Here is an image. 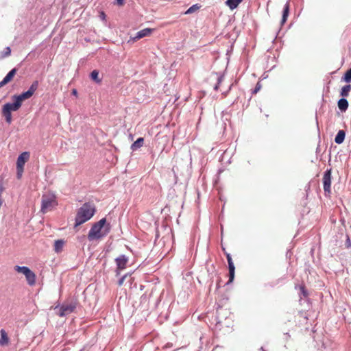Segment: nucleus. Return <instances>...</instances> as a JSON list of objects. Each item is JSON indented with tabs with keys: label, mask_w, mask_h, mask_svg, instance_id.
Returning a JSON list of instances; mask_svg holds the SVG:
<instances>
[{
	"label": "nucleus",
	"mask_w": 351,
	"mask_h": 351,
	"mask_svg": "<svg viewBox=\"0 0 351 351\" xmlns=\"http://www.w3.org/2000/svg\"><path fill=\"white\" fill-rule=\"evenodd\" d=\"M111 230V225L107 223L106 217L101 218L94 223L88 234V239L90 241L99 240L106 237Z\"/></svg>",
	"instance_id": "obj_1"
},
{
	"label": "nucleus",
	"mask_w": 351,
	"mask_h": 351,
	"mask_svg": "<svg viewBox=\"0 0 351 351\" xmlns=\"http://www.w3.org/2000/svg\"><path fill=\"white\" fill-rule=\"evenodd\" d=\"M96 208L95 205L90 202H85L78 208L75 217L74 228H77L80 225L90 220L95 214Z\"/></svg>",
	"instance_id": "obj_2"
},
{
	"label": "nucleus",
	"mask_w": 351,
	"mask_h": 351,
	"mask_svg": "<svg viewBox=\"0 0 351 351\" xmlns=\"http://www.w3.org/2000/svg\"><path fill=\"white\" fill-rule=\"evenodd\" d=\"M38 81L35 80L32 83L27 90L23 91L19 95H14L12 97V99H17L18 101L22 104L24 100L29 99L33 96L35 91L38 89Z\"/></svg>",
	"instance_id": "obj_3"
},
{
	"label": "nucleus",
	"mask_w": 351,
	"mask_h": 351,
	"mask_svg": "<svg viewBox=\"0 0 351 351\" xmlns=\"http://www.w3.org/2000/svg\"><path fill=\"white\" fill-rule=\"evenodd\" d=\"M332 169H327L323 175L322 182L325 195L329 197L331 193Z\"/></svg>",
	"instance_id": "obj_4"
},
{
	"label": "nucleus",
	"mask_w": 351,
	"mask_h": 351,
	"mask_svg": "<svg viewBox=\"0 0 351 351\" xmlns=\"http://www.w3.org/2000/svg\"><path fill=\"white\" fill-rule=\"evenodd\" d=\"M117 269L115 270L116 276L120 275V271L126 268L128 263V257L125 254H121L114 259Z\"/></svg>",
	"instance_id": "obj_5"
},
{
	"label": "nucleus",
	"mask_w": 351,
	"mask_h": 351,
	"mask_svg": "<svg viewBox=\"0 0 351 351\" xmlns=\"http://www.w3.org/2000/svg\"><path fill=\"white\" fill-rule=\"evenodd\" d=\"M77 306V300L71 302L69 304H62L60 306V312L58 315L60 317H65L66 315L74 311Z\"/></svg>",
	"instance_id": "obj_6"
},
{
	"label": "nucleus",
	"mask_w": 351,
	"mask_h": 351,
	"mask_svg": "<svg viewBox=\"0 0 351 351\" xmlns=\"http://www.w3.org/2000/svg\"><path fill=\"white\" fill-rule=\"evenodd\" d=\"M226 256L228 261V270H229V279L228 281L226 282V285L231 284L234 279V275H235V266L234 265L232 256L230 254L226 253Z\"/></svg>",
	"instance_id": "obj_7"
},
{
	"label": "nucleus",
	"mask_w": 351,
	"mask_h": 351,
	"mask_svg": "<svg viewBox=\"0 0 351 351\" xmlns=\"http://www.w3.org/2000/svg\"><path fill=\"white\" fill-rule=\"evenodd\" d=\"M12 102H8L3 105L2 109L12 112L17 111L22 106V104L18 101L17 99H12Z\"/></svg>",
	"instance_id": "obj_8"
},
{
	"label": "nucleus",
	"mask_w": 351,
	"mask_h": 351,
	"mask_svg": "<svg viewBox=\"0 0 351 351\" xmlns=\"http://www.w3.org/2000/svg\"><path fill=\"white\" fill-rule=\"evenodd\" d=\"M230 312L227 309H223L219 307L217 309L215 319L217 320L216 325H220L223 319H226Z\"/></svg>",
	"instance_id": "obj_9"
},
{
	"label": "nucleus",
	"mask_w": 351,
	"mask_h": 351,
	"mask_svg": "<svg viewBox=\"0 0 351 351\" xmlns=\"http://www.w3.org/2000/svg\"><path fill=\"white\" fill-rule=\"evenodd\" d=\"M54 197H48L43 195L41 202V211L45 213L47 210L51 206L52 203L55 201Z\"/></svg>",
	"instance_id": "obj_10"
},
{
	"label": "nucleus",
	"mask_w": 351,
	"mask_h": 351,
	"mask_svg": "<svg viewBox=\"0 0 351 351\" xmlns=\"http://www.w3.org/2000/svg\"><path fill=\"white\" fill-rule=\"evenodd\" d=\"M29 158L28 152H23L19 155L16 160V168L24 169V165Z\"/></svg>",
	"instance_id": "obj_11"
},
{
	"label": "nucleus",
	"mask_w": 351,
	"mask_h": 351,
	"mask_svg": "<svg viewBox=\"0 0 351 351\" xmlns=\"http://www.w3.org/2000/svg\"><path fill=\"white\" fill-rule=\"evenodd\" d=\"M153 31L154 29L152 28L143 29L136 34V36L133 38V40H136L147 36L150 35Z\"/></svg>",
	"instance_id": "obj_12"
},
{
	"label": "nucleus",
	"mask_w": 351,
	"mask_h": 351,
	"mask_svg": "<svg viewBox=\"0 0 351 351\" xmlns=\"http://www.w3.org/2000/svg\"><path fill=\"white\" fill-rule=\"evenodd\" d=\"M289 12H290V4H289V1H287L283 8L282 19H281V21H280L281 25H283L286 23L287 18L289 15Z\"/></svg>",
	"instance_id": "obj_13"
},
{
	"label": "nucleus",
	"mask_w": 351,
	"mask_h": 351,
	"mask_svg": "<svg viewBox=\"0 0 351 351\" xmlns=\"http://www.w3.org/2000/svg\"><path fill=\"white\" fill-rule=\"evenodd\" d=\"M337 106L341 112H344L348 108V106H349L348 101L345 97H342L338 100Z\"/></svg>",
	"instance_id": "obj_14"
},
{
	"label": "nucleus",
	"mask_w": 351,
	"mask_h": 351,
	"mask_svg": "<svg viewBox=\"0 0 351 351\" xmlns=\"http://www.w3.org/2000/svg\"><path fill=\"white\" fill-rule=\"evenodd\" d=\"M89 77L90 79L97 84H100L102 82V78L99 77V71L97 69L92 71Z\"/></svg>",
	"instance_id": "obj_15"
},
{
	"label": "nucleus",
	"mask_w": 351,
	"mask_h": 351,
	"mask_svg": "<svg viewBox=\"0 0 351 351\" xmlns=\"http://www.w3.org/2000/svg\"><path fill=\"white\" fill-rule=\"evenodd\" d=\"M346 138V132L343 130H339L335 137V143L340 145L343 143Z\"/></svg>",
	"instance_id": "obj_16"
},
{
	"label": "nucleus",
	"mask_w": 351,
	"mask_h": 351,
	"mask_svg": "<svg viewBox=\"0 0 351 351\" xmlns=\"http://www.w3.org/2000/svg\"><path fill=\"white\" fill-rule=\"evenodd\" d=\"M24 276H25L27 282L29 285H34L35 284L36 275L31 269L25 273Z\"/></svg>",
	"instance_id": "obj_17"
},
{
	"label": "nucleus",
	"mask_w": 351,
	"mask_h": 351,
	"mask_svg": "<svg viewBox=\"0 0 351 351\" xmlns=\"http://www.w3.org/2000/svg\"><path fill=\"white\" fill-rule=\"evenodd\" d=\"M0 335H1L0 345L1 346L7 345L9 343V337L8 336L6 331L4 329H1Z\"/></svg>",
	"instance_id": "obj_18"
},
{
	"label": "nucleus",
	"mask_w": 351,
	"mask_h": 351,
	"mask_svg": "<svg viewBox=\"0 0 351 351\" xmlns=\"http://www.w3.org/2000/svg\"><path fill=\"white\" fill-rule=\"evenodd\" d=\"M144 142V138L143 137L138 138L132 145H131V149L132 151H136L138 149L141 148Z\"/></svg>",
	"instance_id": "obj_19"
},
{
	"label": "nucleus",
	"mask_w": 351,
	"mask_h": 351,
	"mask_svg": "<svg viewBox=\"0 0 351 351\" xmlns=\"http://www.w3.org/2000/svg\"><path fill=\"white\" fill-rule=\"evenodd\" d=\"M17 72V69L16 68H13L12 69H11L7 74L6 75L3 77V80L6 83H9L10 81H12V80L13 79V77H14V75H16Z\"/></svg>",
	"instance_id": "obj_20"
},
{
	"label": "nucleus",
	"mask_w": 351,
	"mask_h": 351,
	"mask_svg": "<svg viewBox=\"0 0 351 351\" xmlns=\"http://www.w3.org/2000/svg\"><path fill=\"white\" fill-rule=\"evenodd\" d=\"M243 1V0H226V4L230 10H234Z\"/></svg>",
	"instance_id": "obj_21"
},
{
	"label": "nucleus",
	"mask_w": 351,
	"mask_h": 351,
	"mask_svg": "<svg viewBox=\"0 0 351 351\" xmlns=\"http://www.w3.org/2000/svg\"><path fill=\"white\" fill-rule=\"evenodd\" d=\"M350 90H351V85L350 84H348L344 85L341 88L340 95L342 97H348L349 95Z\"/></svg>",
	"instance_id": "obj_22"
},
{
	"label": "nucleus",
	"mask_w": 351,
	"mask_h": 351,
	"mask_svg": "<svg viewBox=\"0 0 351 351\" xmlns=\"http://www.w3.org/2000/svg\"><path fill=\"white\" fill-rule=\"evenodd\" d=\"M64 241L62 239L56 240L54 242V250L58 253L62 251Z\"/></svg>",
	"instance_id": "obj_23"
},
{
	"label": "nucleus",
	"mask_w": 351,
	"mask_h": 351,
	"mask_svg": "<svg viewBox=\"0 0 351 351\" xmlns=\"http://www.w3.org/2000/svg\"><path fill=\"white\" fill-rule=\"evenodd\" d=\"M215 74L217 76V83L214 86V90L217 91V90H218L221 83L223 80L224 76L223 74H221L220 73H215Z\"/></svg>",
	"instance_id": "obj_24"
},
{
	"label": "nucleus",
	"mask_w": 351,
	"mask_h": 351,
	"mask_svg": "<svg viewBox=\"0 0 351 351\" xmlns=\"http://www.w3.org/2000/svg\"><path fill=\"white\" fill-rule=\"evenodd\" d=\"M341 81L347 84L351 82V69H348L341 77Z\"/></svg>",
	"instance_id": "obj_25"
},
{
	"label": "nucleus",
	"mask_w": 351,
	"mask_h": 351,
	"mask_svg": "<svg viewBox=\"0 0 351 351\" xmlns=\"http://www.w3.org/2000/svg\"><path fill=\"white\" fill-rule=\"evenodd\" d=\"M1 111L3 116L5 117L6 123L10 124L12 121V112H9L3 109H1Z\"/></svg>",
	"instance_id": "obj_26"
},
{
	"label": "nucleus",
	"mask_w": 351,
	"mask_h": 351,
	"mask_svg": "<svg viewBox=\"0 0 351 351\" xmlns=\"http://www.w3.org/2000/svg\"><path fill=\"white\" fill-rule=\"evenodd\" d=\"M14 270L16 271H17L18 273H21L24 275L25 273H27L28 271H29L30 269L27 266L16 265L14 267Z\"/></svg>",
	"instance_id": "obj_27"
},
{
	"label": "nucleus",
	"mask_w": 351,
	"mask_h": 351,
	"mask_svg": "<svg viewBox=\"0 0 351 351\" xmlns=\"http://www.w3.org/2000/svg\"><path fill=\"white\" fill-rule=\"evenodd\" d=\"M199 8H200V5H199V4H197V3L193 4V5H191V7H189L187 9V10L185 12V14H189L193 13L196 10H199Z\"/></svg>",
	"instance_id": "obj_28"
},
{
	"label": "nucleus",
	"mask_w": 351,
	"mask_h": 351,
	"mask_svg": "<svg viewBox=\"0 0 351 351\" xmlns=\"http://www.w3.org/2000/svg\"><path fill=\"white\" fill-rule=\"evenodd\" d=\"M11 53V49L10 47H6L2 52L1 57L5 58L10 56Z\"/></svg>",
	"instance_id": "obj_29"
},
{
	"label": "nucleus",
	"mask_w": 351,
	"mask_h": 351,
	"mask_svg": "<svg viewBox=\"0 0 351 351\" xmlns=\"http://www.w3.org/2000/svg\"><path fill=\"white\" fill-rule=\"evenodd\" d=\"M300 289L301 294L304 297H307L308 296V291L306 290V289L305 288V287L304 285H300Z\"/></svg>",
	"instance_id": "obj_30"
},
{
	"label": "nucleus",
	"mask_w": 351,
	"mask_h": 351,
	"mask_svg": "<svg viewBox=\"0 0 351 351\" xmlns=\"http://www.w3.org/2000/svg\"><path fill=\"white\" fill-rule=\"evenodd\" d=\"M345 247L346 248H351V240L348 234L346 235Z\"/></svg>",
	"instance_id": "obj_31"
},
{
	"label": "nucleus",
	"mask_w": 351,
	"mask_h": 351,
	"mask_svg": "<svg viewBox=\"0 0 351 351\" xmlns=\"http://www.w3.org/2000/svg\"><path fill=\"white\" fill-rule=\"evenodd\" d=\"M129 275H130L129 274H126L123 275L122 277H121L118 280V282H117L118 285L119 286L123 285L124 280H125L127 276Z\"/></svg>",
	"instance_id": "obj_32"
},
{
	"label": "nucleus",
	"mask_w": 351,
	"mask_h": 351,
	"mask_svg": "<svg viewBox=\"0 0 351 351\" xmlns=\"http://www.w3.org/2000/svg\"><path fill=\"white\" fill-rule=\"evenodd\" d=\"M261 85L260 82H258L256 84L255 88L252 90V94L257 93L259 91V90L261 89Z\"/></svg>",
	"instance_id": "obj_33"
},
{
	"label": "nucleus",
	"mask_w": 351,
	"mask_h": 351,
	"mask_svg": "<svg viewBox=\"0 0 351 351\" xmlns=\"http://www.w3.org/2000/svg\"><path fill=\"white\" fill-rule=\"evenodd\" d=\"M24 169L16 168V178L20 179L22 177V174Z\"/></svg>",
	"instance_id": "obj_34"
},
{
	"label": "nucleus",
	"mask_w": 351,
	"mask_h": 351,
	"mask_svg": "<svg viewBox=\"0 0 351 351\" xmlns=\"http://www.w3.org/2000/svg\"><path fill=\"white\" fill-rule=\"evenodd\" d=\"M100 19L103 21H106V13L104 12V11H101L99 12V15Z\"/></svg>",
	"instance_id": "obj_35"
},
{
	"label": "nucleus",
	"mask_w": 351,
	"mask_h": 351,
	"mask_svg": "<svg viewBox=\"0 0 351 351\" xmlns=\"http://www.w3.org/2000/svg\"><path fill=\"white\" fill-rule=\"evenodd\" d=\"M116 3L118 5L121 6L124 4V0H116Z\"/></svg>",
	"instance_id": "obj_36"
},
{
	"label": "nucleus",
	"mask_w": 351,
	"mask_h": 351,
	"mask_svg": "<svg viewBox=\"0 0 351 351\" xmlns=\"http://www.w3.org/2000/svg\"><path fill=\"white\" fill-rule=\"evenodd\" d=\"M73 95L77 96V90L76 89H73L71 92Z\"/></svg>",
	"instance_id": "obj_37"
},
{
	"label": "nucleus",
	"mask_w": 351,
	"mask_h": 351,
	"mask_svg": "<svg viewBox=\"0 0 351 351\" xmlns=\"http://www.w3.org/2000/svg\"><path fill=\"white\" fill-rule=\"evenodd\" d=\"M7 84L2 80L1 82H0V88L1 87H3V86L6 85Z\"/></svg>",
	"instance_id": "obj_38"
},
{
	"label": "nucleus",
	"mask_w": 351,
	"mask_h": 351,
	"mask_svg": "<svg viewBox=\"0 0 351 351\" xmlns=\"http://www.w3.org/2000/svg\"><path fill=\"white\" fill-rule=\"evenodd\" d=\"M3 191V185L2 184L0 183V197H1V193Z\"/></svg>",
	"instance_id": "obj_39"
},
{
	"label": "nucleus",
	"mask_w": 351,
	"mask_h": 351,
	"mask_svg": "<svg viewBox=\"0 0 351 351\" xmlns=\"http://www.w3.org/2000/svg\"><path fill=\"white\" fill-rule=\"evenodd\" d=\"M285 336H286V341H288V339H289L290 338V337H291V336H290V335H289L288 332L285 333Z\"/></svg>",
	"instance_id": "obj_40"
},
{
	"label": "nucleus",
	"mask_w": 351,
	"mask_h": 351,
	"mask_svg": "<svg viewBox=\"0 0 351 351\" xmlns=\"http://www.w3.org/2000/svg\"><path fill=\"white\" fill-rule=\"evenodd\" d=\"M231 87H232V85H230V86L229 89H228V90L227 92H224V93H223V95L225 97L227 95L228 92L230 90Z\"/></svg>",
	"instance_id": "obj_41"
},
{
	"label": "nucleus",
	"mask_w": 351,
	"mask_h": 351,
	"mask_svg": "<svg viewBox=\"0 0 351 351\" xmlns=\"http://www.w3.org/2000/svg\"><path fill=\"white\" fill-rule=\"evenodd\" d=\"M260 351H266V350L264 349V348H263V347H261V348H260Z\"/></svg>",
	"instance_id": "obj_42"
}]
</instances>
